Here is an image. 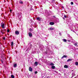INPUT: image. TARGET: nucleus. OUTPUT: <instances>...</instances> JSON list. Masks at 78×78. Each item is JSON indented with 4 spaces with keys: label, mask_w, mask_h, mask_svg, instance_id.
I'll return each mask as SVG.
<instances>
[{
    "label": "nucleus",
    "mask_w": 78,
    "mask_h": 78,
    "mask_svg": "<svg viewBox=\"0 0 78 78\" xmlns=\"http://www.w3.org/2000/svg\"><path fill=\"white\" fill-rule=\"evenodd\" d=\"M1 62L2 63V64H3V60H1Z\"/></svg>",
    "instance_id": "obj_24"
},
{
    "label": "nucleus",
    "mask_w": 78,
    "mask_h": 78,
    "mask_svg": "<svg viewBox=\"0 0 78 78\" xmlns=\"http://www.w3.org/2000/svg\"><path fill=\"white\" fill-rule=\"evenodd\" d=\"M70 4L72 5L73 4V2H71Z\"/></svg>",
    "instance_id": "obj_23"
},
{
    "label": "nucleus",
    "mask_w": 78,
    "mask_h": 78,
    "mask_svg": "<svg viewBox=\"0 0 78 78\" xmlns=\"http://www.w3.org/2000/svg\"><path fill=\"white\" fill-rule=\"evenodd\" d=\"M49 29H50V30H54V29L51 27Z\"/></svg>",
    "instance_id": "obj_18"
},
{
    "label": "nucleus",
    "mask_w": 78,
    "mask_h": 78,
    "mask_svg": "<svg viewBox=\"0 0 78 78\" xmlns=\"http://www.w3.org/2000/svg\"><path fill=\"white\" fill-rule=\"evenodd\" d=\"M11 76L12 78H15L14 76V75H11Z\"/></svg>",
    "instance_id": "obj_15"
},
{
    "label": "nucleus",
    "mask_w": 78,
    "mask_h": 78,
    "mask_svg": "<svg viewBox=\"0 0 78 78\" xmlns=\"http://www.w3.org/2000/svg\"><path fill=\"white\" fill-rule=\"evenodd\" d=\"M10 12H12V10H11V9H10Z\"/></svg>",
    "instance_id": "obj_27"
},
{
    "label": "nucleus",
    "mask_w": 78,
    "mask_h": 78,
    "mask_svg": "<svg viewBox=\"0 0 78 78\" xmlns=\"http://www.w3.org/2000/svg\"><path fill=\"white\" fill-rule=\"evenodd\" d=\"M64 17H65V18H67V16L65 15L64 16Z\"/></svg>",
    "instance_id": "obj_25"
},
{
    "label": "nucleus",
    "mask_w": 78,
    "mask_h": 78,
    "mask_svg": "<svg viewBox=\"0 0 78 78\" xmlns=\"http://www.w3.org/2000/svg\"><path fill=\"white\" fill-rule=\"evenodd\" d=\"M13 67H17V64H15L13 66Z\"/></svg>",
    "instance_id": "obj_20"
},
{
    "label": "nucleus",
    "mask_w": 78,
    "mask_h": 78,
    "mask_svg": "<svg viewBox=\"0 0 78 78\" xmlns=\"http://www.w3.org/2000/svg\"><path fill=\"white\" fill-rule=\"evenodd\" d=\"M53 17H54V18H56V17L55 16H53Z\"/></svg>",
    "instance_id": "obj_30"
},
{
    "label": "nucleus",
    "mask_w": 78,
    "mask_h": 78,
    "mask_svg": "<svg viewBox=\"0 0 78 78\" xmlns=\"http://www.w3.org/2000/svg\"><path fill=\"white\" fill-rule=\"evenodd\" d=\"M21 14H22V13H21Z\"/></svg>",
    "instance_id": "obj_35"
},
{
    "label": "nucleus",
    "mask_w": 78,
    "mask_h": 78,
    "mask_svg": "<svg viewBox=\"0 0 78 78\" xmlns=\"http://www.w3.org/2000/svg\"><path fill=\"white\" fill-rule=\"evenodd\" d=\"M63 42H67V40H66L65 39H63Z\"/></svg>",
    "instance_id": "obj_14"
},
{
    "label": "nucleus",
    "mask_w": 78,
    "mask_h": 78,
    "mask_svg": "<svg viewBox=\"0 0 78 78\" xmlns=\"http://www.w3.org/2000/svg\"><path fill=\"white\" fill-rule=\"evenodd\" d=\"M55 0H52V1H55Z\"/></svg>",
    "instance_id": "obj_34"
},
{
    "label": "nucleus",
    "mask_w": 78,
    "mask_h": 78,
    "mask_svg": "<svg viewBox=\"0 0 78 78\" xmlns=\"http://www.w3.org/2000/svg\"><path fill=\"white\" fill-rule=\"evenodd\" d=\"M63 19H65V17H63Z\"/></svg>",
    "instance_id": "obj_33"
},
{
    "label": "nucleus",
    "mask_w": 78,
    "mask_h": 78,
    "mask_svg": "<svg viewBox=\"0 0 78 78\" xmlns=\"http://www.w3.org/2000/svg\"><path fill=\"white\" fill-rule=\"evenodd\" d=\"M0 44H1V45H2V43L0 42Z\"/></svg>",
    "instance_id": "obj_32"
},
{
    "label": "nucleus",
    "mask_w": 78,
    "mask_h": 78,
    "mask_svg": "<svg viewBox=\"0 0 78 78\" xmlns=\"http://www.w3.org/2000/svg\"><path fill=\"white\" fill-rule=\"evenodd\" d=\"M35 1H36V0H35Z\"/></svg>",
    "instance_id": "obj_39"
},
{
    "label": "nucleus",
    "mask_w": 78,
    "mask_h": 78,
    "mask_svg": "<svg viewBox=\"0 0 78 78\" xmlns=\"http://www.w3.org/2000/svg\"><path fill=\"white\" fill-rule=\"evenodd\" d=\"M2 47H3V45L2 46Z\"/></svg>",
    "instance_id": "obj_37"
},
{
    "label": "nucleus",
    "mask_w": 78,
    "mask_h": 78,
    "mask_svg": "<svg viewBox=\"0 0 78 78\" xmlns=\"http://www.w3.org/2000/svg\"><path fill=\"white\" fill-rule=\"evenodd\" d=\"M20 4H23V2H22L21 0H20Z\"/></svg>",
    "instance_id": "obj_17"
},
{
    "label": "nucleus",
    "mask_w": 78,
    "mask_h": 78,
    "mask_svg": "<svg viewBox=\"0 0 78 78\" xmlns=\"http://www.w3.org/2000/svg\"><path fill=\"white\" fill-rule=\"evenodd\" d=\"M6 30H1V32L2 34H3L4 33H5V32H6Z\"/></svg>",
    "instance_id": "obj_1"
},
{
    "label": "nucleus",
    "mask_w": 78,
    "mask_h": 78,
    "mask_svg": "<svg viewBox=\"0 0 78 78\" xmlns=\"http://www.w3.org/2000/svg\"><path fill=\"white\" fill-rule=\"evenodd\" d=\"M54 65H55V64H53V63H51L50 64V66H54Z\"/></svg>",
    "instance_id": "obj_16"
},
{
    "label": "nucleus",
    "mask_w": 78,
    "mask_h": 78,
    "mask_svg": "<svg viewBox=\"0 0 78 78\" xmlns=\"http://www.w3.org/2000/svg\"><path fill=\"white\" fill-rule=\"evenodd\" d=\"M1 48L2 49V48Z\"/></svg>",
    "instance_id": "obj_38"
},
{
    "label": "nucleus",
    "mask_w": 78,
    "mask_h": 78,
    "mask_svg": "<svg viewBox=\"0 0 78 78\" xmlns=\"http://www.w3.org/2000/svg\"><path fill=\"white\" fill-rule=\"evenodd\" d=\"M75 65H76V66H78V62H75Z\"/></svg>",
    "instance_id": "obj_19"
},
{
    "label": "nucleus",
    "mask_w": 78,
    "mask_h": 78,
    "mask_svg": "<svg viewBox=\"0 0 78 78\" xmlns=\"http://www.w3.org/2000/svg\"><path fill=\"white\" fill-rule=\"evenodd\" d=\"M67 56L66 55H64L62 58L61 59H63V58H67Z\"/></svg>",
    "instance_id": "obj_10"
},
{
    "label": "nucleus",
    "mask_w": 78,
    "mask_h": 78,
    "mask_svg": "<svg viewBox=\"0 0 78 78\" xmlns=\"http://www.w3.org/2000/svg\"><path fill=\"white\" fill-rule=\"evenodd\" d=\"M37 20H38V21H41V19L39 17H37Z\"/></svg>",
    "instance_id": "obj_7"
},
{
    "label": "nucleus",
    "mask_w": 78,
    "mask_h": 78,
    "mask_svg": "<svg viewBox=\"0 0 78 78\" xmlns=\"http://www.w3.org/2000/svg\"><path fill=\"white\" fill-rule=\"evenodd\" d=\"M29 70L30 72H33V69H32V68L31 67H29Z\"/></svg>",
    "instance_id": "obj_2"
},
{
    "label": "nucleus",
    "mask_w": 78,
    "mask_h": 78,
    "mask_svg": "<svg viewBox=\"0 0 78 78\" xmlns=\"http://www.w3.org/2000/svg\"><path fill=\"white\" fill-rule=\"evenodd\" d=\"M74 45H75V46H76V45H77V43H75L74 44Z\"/></svg>",
    "instance_id": "obj_21"
},
{
    "label": "nucleus",
    "mask_w": 78,
    "mask_h": 78,
    "mask_svg": "<svg viewBox=\"0 0 78 78\" xmlns=\"http://www.w3.org/2000/svg\"><path fill=\"white\" fill-rule=\"evenodd\" d=\"M14 45V43L13 42V41H12L11 43V46L12 47Z\"/></svg>",
    "instance_id": "obj_11"
},
{
    "label": "nucleus",
    "mask_w": 78,
    "mask_h": 78,
    "mask_svg": "<svg viewBox=\"0 0 78 78\" xmlns=\"http://www.w3.org/2000/svg\"><path fill=\"white\" fill-rule=\"evenodd\" d=\"M72 71H73V70H72Z\"/></svg>",
    "instance_id": "obj_40"
},
{
    "label": "nucleus",
    "mask_w": 78,
    "mask_h": 78,
    "mask_svg": "<svg viewBox=\"0 0 78 78\" xmlns=\"http://www.w3.org/2000/svg\"><path fill=\"white\" fill-rule=\"evenodd\" d=\"M72 61V59L71 58H69L67 60V62H70V61Z\"/></svg>",
    "instance_id": "obj_6"
},
{
    "label": "nucleus",
    "mask_w": 78,
    "mask_h": 78,
    "mask_svg": "<svg viewBox=\"0 0 78 78\" xmlns=\"http://www.w3.org/2000/svg\"><path fill=\"white\" fill-rule=\"evenodd\" d=\"M35 74H37V71H36L35 72Z\"/></svg>",
    "instance_id": "obj_22"
},
{
    "label": "nucleus",
    "mask_w": 78,
    "mask_h": 78,
    "mask_svg": "<svg viewBox=\"0 0 78 78\" xmlns=\"http://www.w3.org/2000/svg\"><path fill=\"white\" fill-rule=\"evenodd\" d=\"M29 37H32L33 36V35L32 34V33L31 32H29Z\"/></svg>",
    "instance_id": "obj_4"
},
{
    "label": "nucleus",
    "mask_w": 78,
    "mask_h": 78,
    "mask_svg": "<svg viewBox=\"0 0 78 78\" xmlns=\"http://www.w3.org/2000/svg\"><path fill=\"white\" fill-rule=\"evenodd\" d=\"M9 31L10 30H9V29H8L7 30V33H9Z\"/></svg>",
    "instance_id": "obj_26"
},
{
    "label": "nucleus",
    "mask_w": 78,
    "mask_h": 78,
    "mask_svg": "<svg viewBox=\"0 0 78 78\" xmlns=\"http://www.w3.org/2000/svg\"><path fill=\"white\" fill-rule=\"evenodd\" d=\"M3 39L4 40H5V37H4L3 38Z\"/></svg>",
    "instance_id": "obj_29"
},
{
    "label": "nucleus",
    "mask_w": 78,
    "mask_h": 78,
    "mask_svg": "<svg viewBox=\"0 0 78 78\" xmlns=\"http://www.w3.org/2000/svg\"><path fill=\"white\" fill-rule=\"evenodd\" d=\"M45 53H46V54H47V52H45Z\"/></svg>",
    "instance_id": "obj_36"
},
{
    "label": "nucleus",
    "mask_w": 78,
    "mask_h": 78,
    "mask_svg": "<svg viewBox=\"0 0 78 78\" xmlns=\"http://www.w3.org/2000/svg\"><path fill=\"white\" fill-rule=\"evenodd\" d=\"M34 64L36 66H37V65H38V62H36Z\"/></svg>",
    "instance_id": "obj_9"
},
{
    "label": "nucleus",
    "mask_w": 78,
    "mask_h": 78,
    "mask_svg": "<svg viewBox=\"0 0 78 78\" xmlns=\"http://www.w3.org/2000/svg\"><path fill=\"white\" fill-rule=\"evenodd\" d=\"M15 33L16 35H19V31H16Z\"/></svg>",
    "instance_id": "obj_3"
},
{
    "label": "nucleus",
    "mask_w": 78,
    "mask_h": 78,
    "mask_svg": "<svg viewBox=\"0 0 78 78\" xmlns=\"http://www.w3.org/2000/svg\"><path fill=\"white\" fill-rule=\"evenodd\" d=\"M64 68H68V67H68V66H67V65H65L64 66Z\"/></svg>",
    "instance_id": "obj_12"
},
{
    "label": "nucleus",
    "mask_w": 78,
    "mask_h": 78,
    "mask_svg": "<svg viewBox=\"0 0 78 78\" xmlns=\"http://www.w3.org/2000/svg\"><path fill=\"white\" fill-rule=\"evenodd\" d=\"M51 68L52 69H55V66H52Z\"/></svg>",
    "instance_id": "obj_13"
},
{
    "label": "nucleus",
    "mask_w": 78,
    "mask_h": 78,
    "mask_svg": "<svg viewBox=\"0 0 78 78\" xmlns=\"http://www.w3.org/2000/svg\"><path fill=\"white\" fill-rule=\"evenodd\" d=\"M68 42H70V41L69 40H68Z\"/></svg>",
    "instance_id": "obj_31"
},
{
    "label": "nucleus",
    "mask_w": 78,
    "mask_h": 78,
    "mask_svg": "<svg viewBox=\"0 0 78 78\" xmlns=\"http://www.w3.org/2000/svg\"><path fill=\"white\" fill-rule=\"evenodd\" d=\"M30 31H32V30L31 29H30Z\"/></svg>",
    "instance_id": "obj_28"
},
{
    "label": "nucleus",
    "mask_w": 78,
    "mask_h": 78,
    "mask_svg": "<svg viewBox=\"0 0 78 78\" xmlns=\"http://www.w3.org/2000/svg\"><path fill=\"white\" fill-rule=\"evenodd\" d=\"M49 24L51 25H53L55 24V23H54L53 22H51L49 23Z\"/></svg>",
    "instance_id": "obj_5"
},
{
    "label": "nucleus",
    "mask_w": 78,
    "mask_h": 78,
    "mask_svg": "<svg viewBox=\"0 0 78 78\" xmlns=\"http://www.w3.org/2000/svg\"><path fill=\"white\" fill-rule=\"evenodd\" d=\"M1 27L2 28H5V24H2Z\"/></svg>",
    "instance_id": "obj_8"
}]
</instances>
